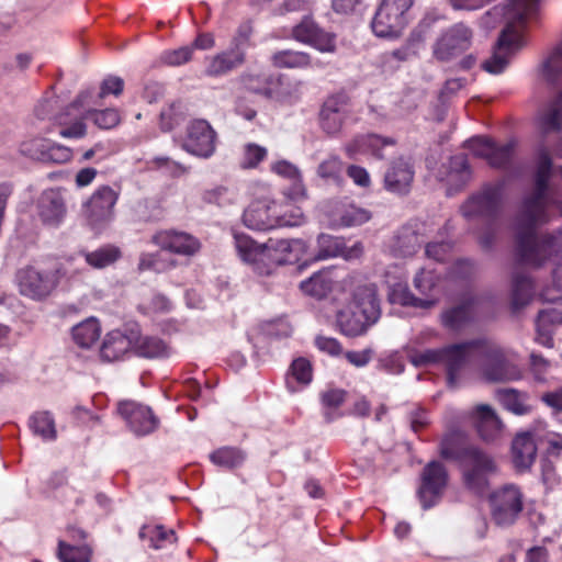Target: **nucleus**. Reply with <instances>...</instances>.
<instances>
[{
  "mask_svg": "<svg viewBox=\"0 0 562 562\" xmlns=\"http://www.w3.org/2000/svg\"><path fill=\"white\" fill-rule=\"evenodd\" d=\"M119 413L137 436L148 435L157 428L158 419L147 406L125 401L119 404Z\"/></svg>",
  "mask_w": 562,
  "mask_h": 562,
  "instance_id": "obj_21",
  "label": "nucleus"
},
{
  "mask_svg": "<svg viewBox=\"0 0 562 562\" xmlns=\"http://www.w3.org/2000/svg\"><path fill=\"white\" fill-rule=\"evenodd\" d=\"M521 34L510 27L504 29L494 45L492 56L487 58L482 68L492 75L502 74L508 66L510 58L521 46Z\"/></svg>",
  "mask_w": 562,
  "mask_h": 562,
  "instance_id": "obj_13",
  "label": "nucleus"
},
{
  "mask_svg": "<svg viewBox=\"0 0 562 562\" xmlns=\"http://www.w3.org/2000/svg\"><path fill=\"white\" fill-rule=\"evenodd\" d=\"M448 483V473L438 461L429 462L423 470L418 496L425 509L435 505Z\"/></svg>",
  "mask_w": 562,
  "mask_h": 562,
  "instance_id": "obj_16",
  "label": "nucleus"
},
{
  "mask_svg": "<svg viewBox=\"0 0 562 562\" xmlns=\"http://www.w3.org/2000/svg\"><path fill=\"white\" fill-rule=\"evenodd\" d=\"M86 119H92L94 124L104 130L115 127L120 121V114L114 109H106L103 111H97L91 109H82Z\"/></svg>",
  "mask_w": 562,
  "mask_h": 562,
  "instance_id": "obj_55",
  "label": "nucleus"
},
{
  "mask_svg": "<svg viewBox=\"0 0 562 562\" xmlns=\"http://www.w3.org/2000/svg\"><path fill=\"white\" fill-rule=\"evenodd\" d=\"M461 470L465 487L482 494L488 488L491 479L498 474L499 464L492 454L476 448L465 453Z\"/></svg>",
  "mask_w": 562,
  "mask_h": 562,
  "instance_id": "obj_4",
  "label": "nucleus"
},
{
  "mask_svg": "<svg viewBox=\"0 0 562 562\" xmlns=\"http://www.w3.org/2000/svg\"><path fill=\"white\" fill-rule=\"evenodd\" d=\"M36 213L43 225L58 227L67 213L63 194L57 189H48L41 193L36 201Z\"/></svg>",
  "mask_w": 562,
  "mask_h": 562,
  "instance_id": "obj_20",
  "label": "nucleus"
},
{
  "mask_svg": "<svg viewBox=\"0 0 562 562\" xmlns=\"http://www.w3.org/2000/svg\"><path fill=\"white\" fill-rule=\"evenodd\" d=\"M533 285L529 277L516 274L513 279L512 308L518 311L525 307L532 299Z\"/></svg>",
  "mask_w": 562,
  "mask_h": 562,
  "instance_id": "obj_42",
  "label": "nucleus"
},
{
  "mask_svg": "<svg viewBox=\"0 0 562 562\" xmlns=\"http://www.w3.org/2000/svg\"><path fill=\"white\" fill-rule=\"evenodd\" d=\"M173 265L175 261L167 254H143L139 258L138 269L142 271L153 270L160 273L169 270Z\"/></svg>",
  "mask_w": 562,
  "mask_h": 562,
  "instance_id": "obj_51",
  "label": "nucleus"
},
{
  "mask_svg": "<svg viewBox=\"0 0 562 562\" xmlns=\"http://www.w3.org/2000/svg\"><path fill=\"white\" fill-rule=\"evenodd\" d=\"M244 63L245 54L238 49L229 48L207 59L205 74L210 77L225 76L240 67Z\"/></svg>",
  "mask_w": 562,
  "mask_h": 562,
  "instance_id": "obj_29",
  "label": "nucleus"
},
{
  "mask_svg": "<svg viewBox=\"0 0 562 562\" xmlns=\"http://www.w3.org/2000/svg\"><path fill=\"white\" fill-rule=\"evenodd\" d=\"M385 283L389 288V300L393 304L427 310L437 303L436 299L416 297L405 282L393 281L390 278V271L385 274Z\"/></svg>",
  "mask_w": 562,
  "mask_h": 562,
  "instance_id": "obj_26",
  "label": "nucleus"
},
{
  "mask_svg": "<svg viewBox=\"0 0 562 562\" xmlns=\"http://www.w3.org/2000/svg\"><path fill=\"white\" fill-rule=\"evenodd\" d=\"M409 360L415 367L442 364V348L414 352L409 356Z\"/></svg>",
  "mask_w": 562,
  "mask_h": 562,
  "instance_id": "obj_60",
  "label": "nucleus"
},
{
  "mask_svg": "<svg viewBox=\"0 0 562 562\" xmlns=\"http://www.w3.org/2000/svg\"><path fill=\"white\" fill-rule=\"evenodd\" d=\"M392 144V139L382 138L375 134L361 135L357 136L351 143L347 145L346 151L349 157L366 153H372L378 157H382V154L380 153L381 148L385 145Z\"/></svg>",
  "mask_w": 562,
  "mask_h": 562,
  "instance_id": "obj_37",
  "label": "nucleus"
},
{
  "mask_svg": "<svg viewBox=\"0 0 562 562\" xmlns=\"http://www.w3.org/2000/svg\"><path fill=\"white\" fill-rule=\"evenodd\" d=\"M481 370L483 376L491 382L517 381L522 376L514 356L487 340L482 342Z\"/></svg>",
  "mask_w": 562,
  "mask_h": 562,
  "instance_id": "obj_5",
  "label": "nucleus"
},
{
  "mask_svg": "<svg viewBox=\"0 0 562 562\" xmlns=\"http://www.w3.org/2000/svg\"><path fill=\"white\" fill-rule=\"evenodd\" d=\"M562 324V307L552 306L539 312L536 321V340L546 347L553 345V330L557 325Z\"/></svg>",
  "mask_w": 562,
  "mask_h": 562,
  "instance_id": "obj_31",
  "label": "nucleus"
},
{
  "mask_svg": "<svg viewBox=\"0 0 562 562\" xmlns=\"http://www.w3.org/2000/svg\"><path fill=\"white\" fill-rule=\"evenodd\" d=\"M331 283L329 270H322L302 281L300 288L305 294L321 299L331 290Z\"/></svg>",
  "mask_w": 562,
  "mask_h": 562,
  "instance_id": "obj_45",
  "label": "nucleus"
},
{
  "mask_svg": "<svg viewBox=\"0 0 562 562\" xmlns=\"http://www.w3.org/2000/svg\"><path fill=\"white\" fill-rule=\"evenodd\" d=\"M539 0H507L503 8L495 7L481 18L482 26L493 29L497 20L504 19L506 27L520 32L537 14Z\"/></svg>",
  "mask_w": 562,
  "mask_h": 562,
  "instance_id": "obj_7",
  "label": "nucleus"
},
{
  "mask_svg": "<svg viewBox=\"0 0 562 562\" xmlns=\"http://www.w3.org/2000/svg\"><path fill=\"white\" fill-rule=\"evenodd\" d=\"M58 557L61 562H90L91 549L87 544L72 546L60 541Z\"/></svg>",
  "mask_w": 562,
  "mask_h": 562,
  "instance_id": "obj_54",
  "label": "nucleus"
},
{
  "mask_svg": "<svg viewBox=\"0 0 562 562\" xmlns=\"http://www.w3.org/2000/svg\"><path fill=\"white\" fill-rule=\"evenodd\" d=\"M120 256V249L112 245L103 246L94 251L85 254L87 263L97 269H102L114 263Z\"/></svg>",
  "mask_w": 562,
  "mask_h": 562,
  "instance_id": "obj_47",
  "label": "nucleus"
},
{
  "mask_svg": "<svg viewBox=\"0 0 562 562\" xmlns=\"http://www.w3.org/2000/svg\"><path fill=\"white\" fill-rule=\"evenodd\" d=\"M471 417L482 440L495 442L502 437L503 423L490 405L475 406Z\"/></svg>",
  "mask_w": 562,
  "mask_h": 562,
  "instance_id": "obj_24",
  "label": "nucleus"
},
{
  "mask_svg": "<svg viewBox=\"0 0 562 562\" xmlns=\"http://www.w3.org/2000/svg\"><path fill=\"white\" fill-rule=\"evenodd\" d=\"M182 106L180 102H173L160 113V126L162 131H171L182 119Z\"/></svg>",
  "mask_w": 562,
  "mask_h": 562,
  "instance_id": "obj_59",
  "label": "nucleus"
},
{
  "mask_svg": "<svg viewBox=\"0 0 562 562\" xmlns=\"http://www.w3.org/2000/svg\"><path fill=\"white\" fill-rule=\"evenodd\" d=\"M278 209H281V204L274 201H255L244 211L243 222L252 231L263 232L278 228L279 225L286 223L278 215Z\"/></svg>",
  "mask_w": 562,
  "mask_h": 562,
  "instance_id": "obj_15",
  "label": "nucleus"
},
{
  "mask_svg": "<svg viewBox=\"0 0 562 562\" xmlns=\"http://www.w3.org/2000/svg\"><path fill=\"white\" fill-rule=\"evenodd\" d=\"M415 0H381L371 21L378 37L397 38L411 21L409 11Z\"/></svg>",
  "mask_w": 562,
  "mask_h": 562,
  "instance_id": "obj_3",
  "label": "nucleus"
},
{
  "mask_svg": "<svg viewBox=\"0 0 562 562\" xmlns=\"http://www.w3.org/2000/svg\"><path fill=\"white\" fill-rule=\"evenodd\" d=\"M449 172L447 175L448 182V194H452L453 191H458L467 184L471 178L469 169V161L467 156L457 155L451 157L449 161Z\"/></svg>",
  "mask_w": 562,
  "mask_h": 562,
  "instance_id": "obj_36",
  "label": "nucleus"
},
{
  "mask_svg": "<svg viewBox=\"0 0 562 562\" xmlns=\"http://www.w3.org/2000/svg\"><path fill=\"white\" fill-rule=\"evenodd\" d=\"M302 82L299 80H286L280 81V87L278 90L273 89L274 97L271 99H276L280 102L292 103L299 100L301 95Z\"/></svg>",
  "mask_w": 562,
  "mask_h": 562,
  "instance_id": "obj_57",
  "label": "nucleus"
},
{
  "mask_svg": "<svg viewBox=\"0 0 562 562\" xmlns=\"http://www.w3.org/2000/svg\"><path fill=\"white\" fill-rule=\"evenodd\" d=\"M267 156V149L256 144H247L245 146V155L243 166L245 168H254Z\"/></svg>",
  "mask_w": 562,
  "mask_h": 562,
  "instance_id": "obj_64",
  "label": "nucleus"
},
{
  "mask_svg": "<svg viewBox=\"0 0 562 562\" xmlns=\"http://www.w3.org/2000/svg\"><path fill=\"white\" fill-rule=\"evenodd\" d=\"M473 32L464 23H456L440 34L432 44V55L439 61H449L472 44Z\"/></svg>",
  "mask_w": 562,
  "mask_h": 562,
  "instance_id": "obj_11",
  "label": "nucleus"
},
{
  "mask_svg": "<svg viewBox=\"0 0 562 562\" xmlns=\"http://www.w3.org/2000/svg\"><path fill=\"white\" fill-rule=\"evenodd\" d=\"M371 218V213L367 209L357 206L352 203H344L337 210L335 222L339 226L351 227L367 223Z\"/></svg>",
  "mask_w": 562,
  "mask_h": 562,
  "instance_id": "obj_38",
  "label": "nucleus"
},
{
  "mask_svg": "<svg viewBox=\"0 0 562 562\" xmlns=\"http://www.w3.org/2000/svg\"><path fill=\"white\" fill-rule=\"evenodd\" d=\"M30 426L33 432L44 440H54L56 438L55 422L47 412L34 414L30 419Z\"/></svg>",
  "mask_w": 562,
  "mask_h": 562,
  "instance_id": "obj_48",
  "label": "nucleus"
},
{
  "mask_svg": "<svg viewBox=\"0 0 562 562\" xmlns=\"http://www.w3.org/2000/svg\"><path fill=\"white\" fill-rule=\"evenodd\" d=\"M20 153L43 162L65 164L71 159V150L47 138L33 137L20 145Z\"/></svg>",
  "mask_w": 562,
  "mask_h": 562,
  "instance_id": "obj_17",
  "label": "nucleus"
},
{
  "mask_svg": "<svg viewBox=\"0 0 562 562\" xmlns=\"http://www.w3.org/2000/svg\"><path fill=\"white\" fill-rule=\"evenodd\" d=\"M535 436L538 441H546L553 450H562V435L548 430L542 422L535 426Z\"/></svg>",
  "mask_w": 562,
  "mask_h": 562,
  "instance_id": "obj_62",
  "label": "nucleus"
},
{
  "mask_svg": "<svg viewBox=\"0 0 562 562\" xmlns=\"http://www.w3.org/2000/svg\"><path fill=\"white\" fill-rule=\"evenodd\" d=\"M20 293L33 300L48 296L57 286L59 270L57 268H41L29 266L16 274Z\"/></svg>",
  "mask_w": 562,
  "mask_h": 562,
  "instance_id": "obj_9",
  "label": "nucleus"
},
{
  "mask_svg": "<svg viewBox=\"0 0 562 562\" xmlns=\"http://www.w3.org/2000/svg\"><path fill=\"white\" fill-rule=\"evenodd\" d=\"M483 340H471L442 347V364L446 367L447 380L450 386H456L460 379L461 370L475 358L481 360Z\"/></svg>",
  "mask_w": 562,
  "mask_h": 562,
  "instance_id": "obj_12",
  "label": "nucleus"
},
{
  "mask_svg": "<svg viewBox=\"0 0 562 562\" xmlns=\"http://www.w3.org/2000/svg\"><path fill=\"white\" fill-rule=\"evenodd\" d=\"M473 316V307L470 301H465L443 312L442 324L450 329H459Z\"/></svg>",
  "mask_w": 562,
  "mask_h": 562,
  "instance_id": "obj_46",
  "label": "nucleus"
},
{
  "mask_svg": "<svg viewBox=\"0 0 562 562\" xmlns=\"http://www.w3.org/2000/svg\"><path fill=\"white\" fill-rule=\"evenodd\" d=\"M101 335V327L97 318L89 317L72 328L75 342L82 348H90L98 341Z\"/></svg>",
  "mask_w": 562,
  "mask_h": 562,
  "instance_id": "obj_39",
  "label": "nucleus"
},
{
  "mask_svg": "<svg viewBox=\"0 0 562 562\" xmlns=\"http://www.w3.org/2000/svg\"><path fill=\"white\" fill-rule=\"evenodd\" d=\"M380 313L375 286L362 285L355 290L351 301L338 313L337 323L344 335L356 337L376 323Z\"/></svg>",
  "mask_w": 562,
  "mask_h": 562,
  "instance_id": "obj_2",
  "label": "nucleus"
},
{
  "mask_svg": "<svg viewBox=\"0 0 562 562\" xmlns=\"http://www.w3.org/2000/svg\"><path fill=\"white\" fill-rule=\"evenodd\" d=\"M216 134L205 120H195L188 126L183 149L194 156L209 158L215 151Z\"/></svg>",
  "mask_w": 562,
  "mask_h": 562,
  "instance_id": "obj_18",
  "label": "nucleus"
},
{
  "mask_svg": "<svg viewBox=\"0 0 562 562\" xmlns=\"http://www.w3.org/2000/svg\"><path fill=\"white\" fill-rule=\"evenodd\" d=\"M292 36L295 41L310 45L321 53L336 52L335 35L319 29L308 16L304 18L293 27Z\"/></svg>",
  "mask_w": 562,
  "mask_h": 562,
  "instance_id": "obj_19",
  "label": "nucleus"
},
{
  "mask_svg": "<svg viewBox=\"0 0 562 562\" xmlns=\"http://www.w3.org/2000/svg\"><path fill=\"white\" fill-rule=\"evenodd\" d=\"M244 88L250 92L263 94L267 98L274 97L272 85L274 79L265 72H246L240 76Z\"/></svg>",
  "mask_w": 562,
  "mask_h": 562,
  "instance_id": "obj_40",
  "label": "nucleus"
},
{
  "mask_svg": "<svg viewBox=\"0 0 562 562\" xmlns=\"http://www.w3.org/2000/svg\"><path fill=\"white\" fill-rule=\"evenodd\" d=\"M342 170L344 162L338 156H329L318 165L317 175L326 181L340 184Z\"/></svg>",
  "mask_w": 562,
  "mask_h": 562,
  "instance_id": "obj_53",
  "label": "nucleus"
},
{
  "mask_svg": "<svg viewBox=\"0 0 562 562\" xmlns=\"http://www.w3.org/2000/svg\"><path fill=\"white\" fill-rule=\"evenodd\" d=\"M135 333L125 335L120 330L109 333L101 346L100 357L103 361H115L134 348Z\"/></svg>",
  "mask_w": 562,
  "mask_h": 562,
  "instance_id": "obj_28",
  "label": "nucleus"
},
{
  "mask_svg": "<svg viewBox=\"0 0 562 562\" xmlns=\"http://www.w3.org/2000/svg\"><path fill=\"white\" fill-rule=\"evenodd\" d=\"M515 140H508L502 145L494 143L487 164L494 168H506L515 154Z\"/></svg>",
  "mask_w": 562,
  "mask_h": 562,
  "instance_id": "obj_52",
  "label": "nucleus"
},
{
  "mask_svg": "<svg viewBox=\"0 0 562 562\" xmlns=\"http://www.w3.org/2000/svg\"><path fill=\"white\" fill-rule=\"evenodd\" d=\"M139 537L149 541V546L156 550L165 549L176 542L175 531L165 529L162 526H144L139 531Z\"/></svg>",
  "mask_w": 562,
  "mask_h": 562,
  "instance_id": "obj_44",
  "label": "nucleus"
},
{
  "mask_svg": "<svg viewBox=\"0 0 562 562\" xmlns=\"http://www.w3.org/2000/svg\"><path fill=\"white\" fill-rule=\"evenodd\" d=\"M319 252L317 259H326L336 257L341 254L340 240L329 235H319L318 237Z\"/></svg>",
  "mask_w": 562,
  "mask_h": 562,
  "instance_id": "obj_61",
  "label": "nucleus"
},
{
  "mask_svg": "<svg viewBox=\"0 0 562 562\" xmlns=\"http://www.w3.org/2000/svg\"><path fill=\"white\" fill-rule=\"evenodd\" d=\"M89 93H81L76 101H74L65 114L58 117V123L63 128L59 134L65 138H81L87 133V126L83 123L86 120L82 108Z\"/></svg>",
  "mask_w": 562,
  "mask_h": 562,
  "instance_id": "obj_23",
  "label": "nucleus"
},
{
  "mask_svg": "<svg viewBox=\"0 0 562 562\" xmlns=\"http://www.w3.org/2000/svg\"><path fill=\"white\" fill-rule=\"evenodd\" d=\"M234 246L241 262L257 276L268 277L277 270L270 239L261 244L244 233H235Z\"/></svg>",
  "mask_w": 562,
  "mask_h": 562,
  "instance_id": "obj_6",
  "label": "nucleus"
},
{
  "mask_svg": "<svg viewBox=\"0 0 562 562\" xmlns=\"http://www.w3.org/2000/svg\"><path fill=\"white\" fill-rule=\"evenodd\" d=\"M414 178L412 166L398 159L392 162L384 176V187L387 191L396 194H406L411 190Z\"/></svg>",
  "mask_w": 562,
  "mask_h": 562,
  "instance_id": "obj_25",
  "label": "nucleus"
},
{
  "mask_svg": "<svg viewBox=\"0 0 562 562\" xmlns=\"http://www.w3.org/2000/svg\"><path fill=\"white\" fill-rule=\"evenodd\" d=\"M272 63L279 68L307 69L311 67L324 68L321 60H313L306 52L285 49L273 54Z\"/></svg>",
  "mask_w": 562,
  "mask_h": 562,
  "instance_id": "obj_32",
  "label": "nucleus"
},
{
  "mask_svg": "<svg viewBox=\"0 0 562 562\" xmlns=\"http://www.w3.org/2000/svg\"><path fill=\"white\" fill-rule=\"evenodd\" d=\"M438 281L439 277L434 270L423 268L415 274L413 284L416 291L426 296L425 299H432L430 295Z\"/></svg>",
  "mask_w": 562,
  "mask_h": 562,
  "instance_id": "obj_56",
  "label": "nucleus"
},
{
  "mask_svg": "<svg viewBox=\"0 0 562 562\" xmlns=\"http://www.w3.org/2000/svg\"><path fill=\"white\" fill-rule=\"evenodd\" d=\"M151 241L162 250L183 256H192L201 247L200 241L194 236L178 231L158 232L151 237Z\"/></svg>",
  "mask_w": 562,
  "mask_h": 562,
  "instance_id": "obj_22",
  "label": "nucleus"
},
{
  "mask_svg": "<svg viewBox=\"0 0 562 562\" xmlns=\"http://www.w3.org/2000/svg\"><path fill=\"white\" fill-rule=\"evenodd\" d=\"M543 131L562 132V103H559V95L541 120Z\"/></svg>",
  "mask_w": 562,
  "mask_h": 562,
  "instance_id": "obj_58",
  "label": "nucleus"
},
{
  "mask_svg": "<svg viewBox=\"0 0 562 562\" xmlns=\"http://www.w3.org/2000/svg\"><path fill=\"white\" fill-rule=\"evenodd\" d=\"M193 48L183 46L172 50H166L161 54V60L170 66H180L189 61L192 57Z\"/></svg>",
  "mask_w": 562,
  "mask_h": 562,
  "instance_id": "obj_63",
  "label": "nucleus"
},
{
  "mask_svg": "<svg viewBox=\"0 0 562 562\" xmlns=\"http://www.w3.org/2000/svg\"><path fill=\"white\" fill-rule=\"evenodd\" d=\"M493 521L499 527L513 525L522 510V494L518 486L506 484L490 496Z\"/></svg>",
  "mask_w": 562,
  "mask_h": 562,
  "instance_id": "obj_10",
  "label": "nucleus"
},
{
  "mask_svg": "<svg viewBox=\"0 0 562 562\" xmlns=\"http://www.w3.org/2000/svg\"><path fill=\"white\" fill-rule=\"evenodd\" d=\"M497 398L507 411L515 415H527L531 409L527 402V394L514 389L499 390Z\"/></svg>",
  "mask_w": 562,
  "mask_h": 562,
  "instance_id": "obj_43",
  "label": "nucleus"
},
{
  "mask_svg": "<svg viewBox=\"0 0 562 562\" xmlns=\"http://www.w3.org/2000/svg\"><path fill=\"white\" fill-rule=\"evenodd\" d=\"M210 459L216 465L232 469L244 462L245 454L237 448L224 447L214 451Z\"/></svg>",
  "mask_w": 562,
  "mask_h": 562,
  "instance_id": "obj_50",
  "label": "nucleus"
},
{
  "mask_svg": "<svg viewBox=\"0 0 562 562\" xmlns=\"http://www.w3.org/2000/svg\"><path fill=\"white\" fill-rule=\"evenodd\" d=\"M345 115L344 104L335 98L328 99L321 110L322 128L328 134L337 133L341 128Z\"/></svg>",
  "mask_w": 562,
  "mask_h": 562,
  "instance_id": "obj_35",
  "label": "nucleus"
},
{
  "mask_svg": "<svg viewBox=\"0 0 562 562\" xmlns=\"http://www.w3.org/2000/svg\"><path fill=\"white\" fill-rule=\"evenodd\" d=\"M552 160L546 148L538 153V165L533 192L526 196L515 218L517 252L526 265L541 266L551 261L562 267V228L553 235L537 239L535 228L549 220L554 201L548 194V181Z\"/></svg>",
  "mask_w": 562,
  "mask_h": 562,
  "instance_id": "obj_1",
  "label": "nucleus"
},
{
  "mask_svg": "<svg viewBox=\"0 0 562 562\" xmlns=\"http://www.w3.org/2000/svg\"><path fill=\"white\" fill-rule=\"evenodd\" d=\"M270 244L273 251L277 268L282 265L299 261L306 252V244L299 238L272 239Z\"/></svg>",
  "mask_w": 562,
  "mask_h": 562,
  "instance_id": "obj_30",
  "label": "nucleus"
},
{
  "mask_svg": "<svg viewBox=\"0 0 562 562\" xmlns=\"http://www.w3.org/2000/svg\"><path fill=\"white\" fill-rule=\"evenodd\" d=\"M134 349L137 355L145 358H160L168 355L167 344L154 336H137L135 334Z\"/></svg>",
  "mask_w": 562,
  "mask_h": 562,
  "instance_id": "obj_41",
  "label": "nucleus"
},
{
  "mask_svg": "<svg viewBox=\"0 0 562 562\" xmlns=\"http://www.w3.org/2000/svg\"><path fill=\"white\" fill-rule=\"evenodd\" d=\"M345 391L338 389H329L321 393L324 416L328 423L338 417L336 411L345 402Z\"/></svg>",
  "mask_w": 562,
  "mask_h": 562,
  "instance_id": "obj_49",
  "label": "nucleus"
},
{
  "mask_svg": "<svg viewBox=\"0 0 562 562\" xmlns=\"http://www.w3.org/2000/svg\"><path fill=\"white\" fill-rule=\"evenodd\" d=\"M119 193L109 186L98 188L85 204V215L89 224L101 227L113 218Z\"/></svg>",
  "mask_w": 562,
  "mask_h": 562,
  "instance_id": "obj_14",
  "label": "nucleus"
},
{
  "mask_svg": "<svg viewBox=\"0 0 562 562\" xmlns=\"http://www.w3.org/2000/svg\"><path fill=\"white\" fill-rule=\"evenodd\" d=\"M423 239L417 229L412 225H405L397 231L392 244L391 250L397 257H408L414 255L420 247Z\"/></svg>",
  "mask_w": 562,
  "mask_h": 562,
  "instance_id": "obj_33",
  "label": "nucleus"
},
{
  "mask_svg": "<svg viewBox=\"0 0 562 562\" xmlns=\"http://www.w3.org/2000/svg\"><path fill=\"white\" fill-rule=\"evenodd\" d=\"M537 437L535 428L532 431L517 435L513 441V462L518 471H527L535 462L537 454Z\"/></svg>",
  "mask_w": 562,
  "mask_h": 562,
  "instance_id": "obj_27",
  "label": "nucleus"
},
{
  "mask_svg": "<svg viewBox=\"0 0 562 562\" xmlns=\"http://www.w3.org/2000/svg\"><path fill=\"white\" fill-rule=\"evenodd\" d=\"M477 447L469 445L462 432L452 431L447 434L440 443V454L445 459L458 460L460 464L465 459V453Z\"/></svg>",
  "mask_w": 562,
  "mask_h": 562,
  "instance_id": "obj_34",
  "label": "nucleus"
},
{
  "mask_svg": "<svg viewBox=\"0 0 562 562\" xmlns=\"http://www.w3.org/2000/svg\"><path fill=\"white\" fill-rule=\"evenodd\" d=\"M504 196V181L497 180L486 183L462 204L461 213L468 220L495 217L502 209Z\"/></svg>",
  "mask_w": 562,
  "mask_h": 562,
  "instance_id": "obj_8",
  "label": "nucleus"
}]
</instances>
